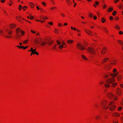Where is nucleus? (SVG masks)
<instances>
[{
  "mask_svg": "<svg viewBox=\"0 0 123 123\" xmlns=\"http://www.w3.org/2000/svg\"><path fill=\"white\" fill-rule=\"evenodd\" d=\"M42 4L44 5H46V4L44 2H42Z\"/></svg>",
  "mask_w": 123,
  "mask_h": 123,
  "instance_id": "62",
  "label": "nucleus"
},
{
  "mask_svg": "<svg viewBox=\"0 0 123 123\" xmlns=\"http://www.w3.org/2000/svg\"><path fill=\"white\" fill-rule=\"evenodd\" d=\"M117 13V12L116 11H114L112 13V14L113 16H115Z\"/></svg>",
  "mask_w": 123,
  "mask_h": 123,
  "instance_id": "32",
  "label": "nucleus"
},
{
  "mask_svg": "<svg viewBox=\"0 0 123 123\" xmlns=\"http://www.w3.org/2000/svg\"><path fill=\"white\" fill-rule=\"evenodd\" d=\"M106 82L107 83L111 84L112 86L113 87H115L117 85V83H114L115 81V80L114 79L109 78L106 80Z\"/></svg>",
  "mask_w": 123,
  "mask_h": 123,
  "instance_id": "1",
  "label": "nucleus"
},
{
  "mask_svg": "<svg viewBox=\"0 0 123 123\" xmlns=\"http://www.w3.org/2000/svg\"><path fill=\"white\" fill-rule=\"evenodd\" d=\"M40 42H42V41H43L42 39L41 38H40Z\"/></svg>",
  "mask_w": 123,
  "mask_h": 123,
  "instance_id": "60",
  "label": "nucleus"
},
{
  "mask_svg": "<svg viewBox=\"0 0 123 123\" xmlns=\"http://www.w3.org/2000/svg\"><path fill=\"white\" fill-rule=\"evenodd\" d=\"M120 86L121 87L123 88V84H121L120 85Z\"/></svg>",
  "mask_w": 123,
  "mask_h": 123,
  "instance_id": "57",
  "label": "nucleus"
},
{
  "mask_svg": "<svg viewBox=\"0 0 123 123\" xmlns=\"http://www.w3.org/2000/svg\"><path fill=\"white\" fill-rule=\"evenodd\" d=\"M97 18V17L95 15L93 17V18L94 19L96 20Z\"/></svg>",
  "mask_w": 123,
  "mask_h": 123,
  "instance_id": "50",
  "label": "nucleus"
},
{
  "mask_svg": "<svg viewBox=\"0 0 123 123\" xmlns=\"http://www.w3.org/2000/svg\"><path fill=\"white\" fill-rule=\"evenodd\" d=\"M3 32V31L2 30L0 29V33H2Z\"/></svg>",
  "mask_w": 123,
  "mask_h": 123,
  "instance_id": "55",
  "label": "nucleus"
},
{
  "mask_svg": "<svg viewBox=\"0 0 123 123\" xmlns=\"http://www.w3.org/2000/svg\"><path fill=\"white\" fill-rule=\"evenodd\" d=\"M113 104V102H111L109 104V105L110 106L111 105Z\"/></svg>",
  "mask_w": 123,
  "mask_h": 123,
  "instance_id": "41",
  "label": "nucleus"
},
{
  "mask_svg": "<svg viewBox=\"0 0 123 123\" xmlns=\"http://www.w3.org/2000/svg\"><path fill=\"white\" fill-rule=\"evenodd\" d=\"M119 27L118 26H116L115 27V28H117V29L118 30H119Z\"/></svg>",
  "mask_w": 123,
  "mask_h": 123,
  "instance_id": "42",
  "label": "nucleus"
},
{
  "mask_svg": "<svg viewBox=\"0 0 123 123\" xmlns=\"http://www.w3.org/2000/svg\"><path fill=\"white\" fill-rule=\"evenodd\" d=\"M107 51V49L105 47L103 48L101 52V53L102 55L105 54Z\"/></svg>",
  "mask_w": 123,
  "mask_h": 123,
  "instance_id": "6",
  "label": "nucleus"
},
{
  "mask_svg": "<svg viewBox=\"0 0 123 123\" xmlns=\"http://www.w3.org/2000/svg\"><path fill=\"white\" fill-rule=\"evenodd\" d=\"M39 41L37 39L35 40V42L37 44H39L40 43V42H39Z\"/></svg>",
  "mask_w": 123,
  "mask_h": 123,
  "instance_id": "22",
  "label": "nucleus"
},
{
  "mask_svg": "<svg viewBox=\"0 0 123 123\" xmlns=\"http://www.w3.org/2000/svg\"><path fill=\"white\" fill-rule=\"evenodd\" d=\"M7 31L8 32V34H11L12 33V31L11 30H9V31Z\"/></svg>",
  "mask_w": 123,
  "mask_h": 123,
  "instance_id": "27",
  "label": "nucleus"
},
{
  "mask_svg": "<svg viewBox=\"0 0 123 123\" xmlns=\"http://www.w3.org/2000/svg\"><path fill=\"white\" fill-rule=\"evenodd\" d=\"M5 2V0H1V2L2 3H4Z\"/></svg>",
  "mask_w": 123,
  "mask_h": 123,
  "instance_id": "53",
  "label": "nucleus"
},
{
  "mask_svg": "<svg viewBox=\"0 0 123 123\" xmlns=\"http://www.w3.org/2000/svg\"><path fill=\"white\" fill-rule=\"evenodd\" d=\"M118 74V73H116L114 74H111V75L113 77L115 78Z\"/></svg>",
  "mask_w": 123,
  "mask_h": 123,
  "instance_id": "15",
  "label": "nucleus"
},
{
  "mask_svg": "<svg viewBox=\"0 0 123 123\" xmlns=\"http://www.w3.org/2000/svg\"><path fill=\"white\" fill-rule=\"evenodd\" d=\"M107 96L111 99H113L114 100H116L117 99L116 96L114 95L111 92H109L107 94Z\"/></svg>",
  "mask_w": 123,
  "mask_h": 123,
  "instance_id": "3",
  "label": "nucleus"
},
{
  "mask_svg": "<svg viewBox=\"0 0 123 123\" xmlns=\"http://www.w3.org/2000/svg\"><path fill=\"white\" fill-rule=\"evenodd\" d=\"M113 10V9L112 8H109V9L108 10V12H111Z\"/></svg>",
  "mask_w": 123,
  "mask_h": 123,
  "instance_id": "33",
  "label": "nucleus"
},
{
  "mask_svg": "<svg viewBox=\"0 0 123 123\" xmlns=\"http://www.w3.org/2000/svg\"><path fill=\"white\" fill-rule=\"evenodd\" d=\"M22 6L20 5H19V7L18 8L19 10H21V8H22Z\"/></svg>",
  "mask_w": 123,
  "mask_h": 123,
  "instance_id": "35",
  "label": "nucleus"
},
{
  "mask_svg": "<svg viewBox=\"0 0 123 123\" xmlns=\"http://www.w3.org/2000/svg\"><path fill=\"white\" fill-rule=\"evenodd\" d=\"M104 28L106 32H108V30L105 27H104Z\"/></svg>",
  "mask_w": 123,
  "mask_h": 123,
  "instance_id": "49",
  "label": "nucleus"
},
{
  "mask_svg": "<svg viewBox=\"0 0 123 123\" xmlns=\"http://www.w3.org/2000/svg\"><path fill=\"white\" fill-rule=\"evenodd\" d=\"M117 71V70L116 68H114L113 70V72L115 73Z\"/></svg>",
  "mask_w": 123,
  "mask_h": 123,
  "instance_id": "45",
  "label": "nucleus"
},
{
  "mask_svg": "<svg viewBox=\"0 0 123 123\" xmlns=\"http://www.w3.org/2000/svg\"><path fill=\"white\" fill-rule=\"evenodd\" d=\"M87 50L92 55H94L95 54V50L92 48L88 47L87 49Z\"/></svg>",
  "mask_w": 123,
  "mask_h": 123,
  "instance_id": "4",
  "label": "nucleus"
},
{
  "mask_svg": "<svg viewBox=\"0 0 123 123\" xmlns=\"http://www.w3.org/2000/svg\"><path fill=\"white\" fill-rule=\"evenodd\" d=\"M31 32L32 33H36V32L35 31H33L32 30H31Z\"/></svg>",
  "mask_w": 123,
  "mask_h": 123,
  "instance_id": "51",
  "label": "nucleus"
},
{
  "mask_svg": "<svg viewBox=\"0 0 123 123\" xmlns=\"http://www.w3.org/2000/svg\"><path fill=\"white\" fill-rule=\"evenodd\" d=\"M122 107H120L118 108V110L119 111H120L122 109Z\"/></svg>",
  "mask_w": 123,
  "mask_h": 123,
  "instance_id": "44",
  "label": "nucleus"
},
{
  "mask_svg": "<svg viewBox=\"0 0 123 123\" xmlns=\"http://www.w3.org/2000/svg\"><path fill=\"white\" fill-rule=\"evenodd\" d=\"M109 59V58H105L103 60V63H105Z\"/></svg>",
  "mask_w": 123,
  "mask_h": 123,
  "instance_id": "21",
  "label": "nucleus"
},
{
  "mask_svg": "<svg viewBox=\"0 0 123 123\" xmlns=\"http://www.w3.org/2000/svg\"><path fill=\"white\" fill-rule=\"evenodd\" d=\"M102 22L103 23L105 22L106 21V20L104 18H102L101 20Z\"/></svg>",
  "mask_w": 123,
  "mask_h": 123,
  "instance_id": "14",
  "label": "nucleus"
},
{
  "mask_svg": "<svg viewBox=\"0 0 123 123\" xmlns=\"http://www.w3.org/2000/svg\"><path fill=\"white\" fill-rule=\"evenodd\" d=\"M16 46L17 47H18L19 48H21V49L23 48V49H26L28 47V46H26V47H25L23 46H20L19 45H18V46Z\"/></svg>",
  "mask_w": 123,
  "mask_h": 123,
  "instance_id": "9",
  "label": "nucleus"
},
{
  "mask_svg": "<svg viewBox=\"0 0 123 123\" xmlns=\"http://www.w3.org/2000/svg\"><path fill=\"white\" fill-rule=\"evenodd\" d=\"M118 41L119 44L123 45V42L122 41L119 40H118Z\"/></svg>",
  "mask_w": 123,
  "mask_h": 123,
  "instance_id": "24",
  "label": "nucleus"
},
{
  "mask_svg": "<svg viewBox=\"0 0 123 123\" xmlns=\"http://www.w3.org/2000/svg\"><path fill=\"white\" fill-rule=\"evenodd\" d=\"M77 46L78 49L81 50H85V48L84 47L83 45L81 44L80 43H77Z\"/></svg>",
  "mask_w": 123,
  "mask_h": 123,
  "instance_id": "5",
  "label": "nucleus"
},
{
  "mask_svg": "<svg viewBox=\"0 0 123 123\" xmlns=\"http://www.w3.org/2000/svg\"><path fill=\"white\" fill-rule=\"evenodd\" d=\"M100 117L99 116H96V118L97 119H98L100 118Z\"/></svg>",
  "mask_w": 123,
  "mask_h": 123,
  "instance_id": "40",
  "label": "nucleus"
},
{
  "mask_svg": "<svg viewBox=\"0 0 123 123\" xmlns=\"http://www.w3.org/2000/svg\"><path fill=\"white\" fill-rule=\"evenodd\" d=\"M29 5L31 8H33V7L34 6V5L33 4L32 2H30L29 3Z\"/></svg>",
  "mask_w": 123,
  "mask_h": 123,
  "instance_id": "18",
  "label": "nucleus"
},
{
  "mask_svg": "<svg viewBox=\"0 0 123 123\" xmlns=\"http://www.w3.org/2000/svg\"><path fill=\"white\" fill-rule=\"evenodd\" d=\"M113 19V17L112 16H110V19L111 20H112V19Z\"/></svg>",
  "mask_w": 123,
  "mask_h": 123,
  "instance_id": "47",
  "label": "nucleus"
},
{
  "mask_svg": "<svg viewBox=\"0 0 123 123\" xmlns=\"http://www.w3.org/2000/svg\"><path fill=\"white\" fill-rule=\"evenodd\" d=\"M53 43V41H52V42H48V44H49V45H50L52 44Z\"/></svg>",
  "mask_w": 123,
  "mask_h": 123,
  "instance_id": "38",
  "label": "nucleus"
},
{
  "mask_svg": "<svg viewBox=\"0 0 123 123\" xmlns=\"http://www.w3.org/2000/svg\"><path fill=\"white\" fill-rule=\"evenodd\" d=\"M67 4L69 5H70V4H71V2L70 0H65Z\"/></svg>",
  "mask_w": 123,
  "mask_h": 123,
  "instance_id": "17",
  "label": "nucleus"
},
{
  "mask_svg": "<svg viewBox=\"0 0 123 123\" xmlns=\"http://www.w3.org/2000/svg\"><path fill=\"white\" fill-rule=\"evenodd\" d=\"M56 7H54L51 8L50 9L51 10H53V9H55L56 8Z\"/></svg>",
  "mask_w": 123,
  "mask_h": 123,
  "instance_id": "52",
  "label": "nucleus"
},
{
  "mask_svg": "<svg viewBox=\"0 0 123 123\" xmlns=\"http://www.w3.org/2000/svg\"><path fill=\"white\" fill-rule=\"evenodd\" d=\"M114 115L116 117H118L119 115V114L116 112L114 113Z\"/></svg>",
  "mask_w": 123,
  "mask_h": 123,
  "instance_id": "29",
  "label": "nucleus"
},
{
  "mask_svg": "<svg viewBox=\"0 0 123 123\" xmlns=\"http://www.w3.org/2000/svg\"><path fill=\"white\" fill-rule=\"evenodd\" d=\"M116 107V106L115 105H114L110 107L109 110L110 111L113 110L115 109Z\"/></svg>",
  "mask_w": 123,
  "mask_h": 123,
  "instance_id": "8",
  "label": "nucleus"
},
{
  "mask_svg": "<svg viewBox=\"0 0 123 123\" xmlns=\"http://www.w3.org/2000/svg\"><path fill=\"white\" fill-rule=\"evenodd\" d=\"M58 31L57 29H55V32L56 33H57Z\"/></svg>",
  "mask_w": 123,
  "mask_h": 123,
  "instance_id": "43",
  "label": "nucleus"
},
{
  "mask_svg": "<svg viewBox=\"0 0 123 123\" xmlns=\"http://www.w3.org/2000/svg\"><path fill=\"white\" fill-rule=\"evenodd\" d=\"M67 42L69 43H71L73 42V41L72 40H69L67 41Z\"/></svg>",
  "mask_w": 123,
  "mask_h": 123,
  "instance_id": "19",
  "label": "nucleus"
},
{
  "mask_svg": "<svg viewBox=\"0 0 123 123\" xmlns=\"http://www.w3.org/2000/svg\"><path fill=\"white\" fill-rule=\"evenodd\" d=\"M85 32L89 35L92 36V31L88 30H85Z\"/></svg>",
  "mask_w": 123,
  "mask_h": 123,
  "instance_id": "7",
  "label": "nucleus"
},
{
  "mask_svg": "<svg viewBox=\"0 0 123 123\" xmlns=\"http://www.w3.org/2000/svg\"><path fill=\"white\" fill-rule=\"evenodd\" d=\"M89 16L90 17H92V14H89Z\"/></svg>",
  "mask_w": 123,
  "mask_h": 123,
  "instance_id": "63",
  "label": "nucleus"
},
{
  "mask_svg": "<svg viewBox=\"0 0 123 123\" xmlns=\"http://www.w3.org/2000/svg\"><path fill=\"white\" fill-rule=\"evenodd\" d=\"M33 18H34L32 16H31L30 17V19H33Z\"/></svg>",
  "mask_w": 123,
  "mask_h": 123,
  "instance_id": "61",
  "label": "nucleus"
},
{
  "mask_svg": "<svg viewBox=\"0 0 123 123\" xmlns=\"http://www.w3.org/2000/svg\"><path fill=\"white\" fill-rule=\"evenodd\" d=\"M48 24H49L50 25H53V23L52 22H48Z\"/></svg>",
  "mask_w": 123,
  "mask_h": 123,
  "instance_id": "39",
  "label": "nucleus"
},
{
  "mask_svg": "<svg viewBox=\"0 0 123 123\" xmlns=\"http://www.w3.org/2000/svg\"><path fill=\"white\" fill-rule=\"evenodd\" d=\"M63 45L62 44L60 45L59 46L58 48L60 49H61L63 48Z\"/></svg>",
  "mask_w": 123,
  "mask_h": 123,
  "instance_id": "25",
  "label": "nucleus"
},
{
  "mask_svg": "<svg viewBox=\"0 0 123 123\" xmlns=\"http://www.w3.org/2000/svg\"><path fill=\"white\" fill-rule=\"evenodd\" d=\"M46 43V42H42V43L41 44V45L42 46H44Z\"/></svg>",
  "mask_w": 123,
  "mask_h": 123,
  "instance_id": "31",
  "label": "nucleus"
},
{
  "mask_svg": "<svg viewBox=\"0 0 123 123\" xmlns=\"http://www.w3.org/2000/svg\"><path fill=\"white\" fill-rule=\"evenodd\" d=\"M16 27V25L14 24H11L10 25V27L11 28H14Z\"/></svg>",
  "mask_w": 123,
  "mask_h": 123,
  "instance_id": "10",
  "label": "nucleus"
},
{
  "mask_svg": "<svg viewBox=\"0 0 123 123\" xmlns=\"http://www.w3.org/2000/svg\"><path fill=\"white\" fill-rule=\"evenodd\" d=\"M36 50V49H33L32 48H31L30 50H28V51H31V52H36L35 51Z\"/></svg>",
  "mask_w": 123,
  "mask_h": 123,
  "instance_id": "11",
  "label": "nucleus"
},
{
  "mask_svg": "<svg viewBox=\"0 0 123 123\" xmlns=\"http://www.w3.org/2000/svg\"><path fill=\"white\" fill-rule=\"evenodd\" d=\"M95 4L96 5H98L99 4V2H98L97 1H95Z\"/></svg>",
  "mask_w": 123,
  "mask_h": 123,
  "instance_id": "46",
  "label": "nucleus"
},
{
  "mask_svg": "<svg viewBox=\"0 0 123 123\" xmlns=\"http://www.w3.org/2000/svg\"><path fill=\"white\" fill-rule=\"evenodd\" d=\"M121 76H118L117 77V79L118 80H121Z\"/></svg>",
  "mask_w": 123,
  "mask_h": 123,
  "instance_id": "28",
  "label": "nucleus"
},
{
  "mask_svg": "<svg viewBox=\"0 0 123 123\" xmlns=\"http://www.w3.org/2000/svg\"><path fill=\"white\" fill-rule=\"evenodd\" d=\"M6 37L8 38H11V36L9 35H6Z\"/></svg>",
  "mask_w": 123,
  "mask_h": 123,
  "instance_id": "36",
  "label": "nucleus"
},
{
  "mask_svg": "<svg viewBox=\"0 0 123 123\" xmlns=\"http://www.w3.org/2000/svg\"><path fill=\"white\" fill-rule=\"evenodd\" d=\"M118 74V73H116L114 74H111V75L113 77L115 78Z\"/></svg>",
  "mask_w": 123,
  "mask_h": 123,
  "instance_id": "16",
  "label": "nucleus"
},
{
  "mask_svg": "<svg viewBox=\"0 0 123 123\" xmlns=\"http://www.w3.org/2000/svg\"><path fill=\"white\" fill-rule=\"evenodd\" d=\"M28 39H27L25 40L23 42V43H27L28 42Z\"/></svg>",
  "mask_w": 123,
  "mask_h": 123,
  "instance_id": "34",
  "label": "nucleus"
},
{
  "mask_svg": "<svg viewBox=\"0 0 123 123\" xmlns=\"http://www.w3.org/2000/svg\"><path fill=\"white\" fill-rule=\"evenodd\" d=\"M106 102H107L106 101H105L104 102V103H103V106H105L106 105Z\"/></svg>",
  "mask_w": 123,
  "mask_h": 123,
  "instance_id": "37",
  "label": "nucleus"
},
{
  "mask_svg": "<svg viewBox=\"0 0 123 123\" xmlns=\"http://www.w3.org/2000/svg\"><path fill=\"white\" fill-rule=\"evenodd\" d=\"M31 54H36V55H38L39 53H38L36 51L34 52H31Z\"/></svg>",
  "mask_w": 123,
  "mask_h": 123,
  "instance_id": "30",
  "label": "nucleus"
},
{
  "mask_svg": "<svg viewBox=\"0 0 123 123\" xmlns=\"http://www.w3.org/2000/svg\"><path fill=\"white\" fill-rule=\"evenodd\" d=\"M56 42L58 45H60L61 43V42L59 41L58 40H57L56 41Z\"/></svg>",
  "mask_w": 123,
  "mask_h": 123,
  "instance_id": "26",
  "label": "nucleus"
},
{
  "mask_svg": "<svg viewBox=\"0 0 123 123\" xmlns=\"http://www.w3.org/2000/svg\"><path fill=\"white\" fill-rule=\"evenodd\" d=\"M16 38L18 39V38L20 37V36L19 35V32H20L22 34V35H23L25 34V32L24 31H22L20 30V29L18 28L16 29Z\"/></svg>",
  "mask_w": 123,
  "mask_h": 123,
  "instance_id": "2",
  "label": "nucleus"
},
{
  "mask_svg": "<svg viewBox=\"0 0 123 123\" xmlns=\"http://www.w3.org/2000/svg\"><path fill=\"white\" fill-rule=\"evenodd\" d=\"M40 18L42 19H48V18L46 17H43L42 16H40Z\"/></svg>",
  "mask_w": 123,
  "mask_h": 123,
  "instance_id": "12",
  "label": "nucleus"
},
{
  "mask_svg": "<svg viewBox=\"0 0 123 123\" xmlns=\"http://www.w3.org/2000/svg\"><path fill=\"white\" fill-rule=\"evenodd\" d=\"M56 44H55V46H54V48H53L54 49H55L56 48Z\"/></svg>",
  "mask_w": 123,
  "mask_h": 123,
  "instance_id": "59",
  "label": "nucleus"
},
{
  "mask_svg": "<svg viewBox=\"0 0 123 123\" xmlns=\"http://www.w3.org/2000/svg\"><path fill=\"white\" fill-rule=\"evenodd\" d=\"M115 19L116 20H117L118 19V18L117 17H116L115 18Z\"/></svg>",
  "mask_w": 123,
  "mask_h": 123,
  "instance_id": "64",
  "label": "nucleus"
},
{
  "mask_svg": "<svg viewBox=\"0 0 123 123\" xmlns=\"http://www.w3.org/2000/svg\"><path fill=\"white\" fill-rule=\"evenodd\" d=\"M108 108V106L107 107H103V108L105 109H107Z\"/></svg>",
  "mask_w": 123,
  "mask_h": 123,
  "instance_id": "56",
  "label": "nucleus"
},
{
  "mask_svg": "<svg viewBox=\"0 0 123 123\" xmlns=\"http://www.w3.org/2000/svg\"><path fill=\"white\" fill-rule=\"evenodd\" d=\"M117 94L118 95H120L121 94V91L119 89H118L117 90Z\"/></svg>",
  "mask_w": 123,
  "mask_h": 123,
  "instance_id": "13",
  "label": "nucleus"
},
{
  "mask_svg": "<svg viewBox=\"0 0 123 123\" xmlns=\"http://www.w3.org/2000/svg\"><path fill=\"white\" fill-rule=\"evenodd\" d=\"M119 34L120 35L122 34L123 33V32L121 31H120L119 32Z\"/></svg>",
  "mask_w": 123,
  "mask_h": 123,
  "instance_id": "48",
  "label": "nucleus"
},
{
  "mask_svg": "<svg viewBox=\"0 0 123 123\" xmlns=\"http://www.w3.org/2000/svg\"><path fill=\"white\" fill-rule=\"evenodd\" d=\"M65 43L64 42H63H63H62V43L61 44H62V45H65Z\"/></svg>",
  "mask_w": 123,
  "mask_h": 123,
  "instance_id": "54",
  "label": "nucleus"
},
{
  "mask_svg": "<svg viewBox=\"0 0 123 123\" xmlns=\"http://www.w3.org/2000/svg\"><path fill=\"white\" fill-rule=\"evenodd\" d=\"M81 57L83 59L85 60H87V59L86 57L83 55H81Z\"/></svg>",
  "mask_w": 123,
  "mask_h": 123,
  "instance_id": "23",
  "label": "nucleus"
},
{
  "mask_svg": "<svg viewBox=\"0 0 123 123\" xmlns=\"http://www.w3.org/2000/svg\"><path fill=\"white\" fill-rule=\"evenodd\" d=\"M106 7V5H105L103 6V8L105 9V8Z\"/></svg>",
  "mask_w": 123,
  "mask_h": 123,
  "instance_id": "58",
  "label": "nucleus"
},
{
  "mask_svg": "<svg viewBox=\"0 0 123 123\" xmlns=\"http://www.w3.org/2000/svg\"><path fill=\"white\" fill-rule=\"evenodd\" d=\"M110 86V85L109 84H105V87L106 88L109 87Z\"/></svg>",
  "mask_w": 123,
  "mask_h": 123,
  "instance_id": "20",
  "label": "nucleus"
}]
</instances>
